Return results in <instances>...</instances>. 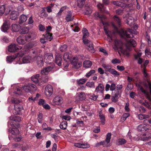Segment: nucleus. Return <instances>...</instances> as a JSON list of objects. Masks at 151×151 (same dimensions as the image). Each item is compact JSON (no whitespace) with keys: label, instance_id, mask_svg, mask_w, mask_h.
I'll return each mask as SVG.
<instances>
[{"label":"nucleus","instance_id":"57","mask_svg":"<svg viewBox=\"0 0 151 151\" xmlns=\"http://www.w3.org/2000/svg\"><path fill=\"white\" fill-rule=\"evenodd\" d=\"M92 12L91 9L90 7H88L86 9V11L85 12V14H91Z\"/></svg>","mask_w":151,"mask_h":151},{"label":"nucleus","instance_id":"26","mask_svg":"<svg viewBox=\"0 0 151 151\" xmlns=\"http://www.w3.org/2000/svg\"><path fill=\"white\" fill-rule=\"evenodd\" d=\"M39 74H36L35 75L31 77L32 80L35 83H38L39 82Z\"/></svg>","mask_w":151,"mask_h":151},{"label":"nucleus","instance_id":"46","mask_svg":"<svg viewBox=\"0 0 151 151\" xmlns=\"http://www.w3.org/2000/svg\"><path fill=\"white\" fill-rule=\"evenodd\" d=\"M48 16L47 14L45 12V9H43L41 11V13L40 15V17L42 18H44Z\"/></svg>","mask_w":151,"mask_h":151},{"label":"nucleus","instance_id":"34","mask_svg":"<svg viewBox=\"0 0 151 151\" xmlns=\"http://www.w3.org/2000/svg\"><path fill=\"white\" fill-rule=\"evenodd\" d=\"M10 120L15 121L19 122L21 121V119L20 117L18 116H12L10 117Z\"/></svg>","mask_w":151,"mask_h":151},{"label":"nucleus","instance_id":"10","mask_svg":"<svg viewBox=\"0 0 151 151\" xmlns=\"http://www.w3.org/2000/svg\"><path fill=\"white\" fill-rule=\"evenodd\" d=\"M53 55L50 53H45L44 56V61L46 63L50 64L51 62L53 60Z\"/></svg>","mask_w":151,"mask_h":151},{"label":"nucleus","instance_id":"43","mask_svg":"<svg viewBox=\"0 0 151 151\" xmlns=\"http://www.w3.org/2000/svg\"><path fill=\"white\" fill-rule=\"evenodd\" d=\"M104 30L106 34L107 35V36L110 38V40H109V42H111L112 40V39L111 32L109 31H108L106 29H104Z\"/></svg>","mask_w":151,"mask_h":151},{"label":"nucleus","instance_id":"31","mask_svg":"<svg viewBox=\"0 0 151 151\" xmlns=\"http://www.w3.org/2000/svg\"><path fill=\"white\" fill-rule=\"evenodd\" d=\"M77 99L80 100H82L85 99L84 93L83 92H79L77 94Z\"/></svg>","mask_w":151,"mask_h":151},{"label":"nucleus","instance_id":"9","mask_svg":"<svg viewBox=\"0 0 151 151\" xmlns=\"http://www.w3.org/2000/svg\"><path fill=\"white\" fill-rule=\"evenodd\" d=\"M22 63L21 61H18L17 63L19 64L22 63H29L33 61L31 57L29 55H26L24 56L22 59Z\"/></svg>","mask_w":151,"mask_h":151},{"label":"nucleus","instance_id":"37","mask_svg":"<svg viewBox=\"0 0 151 151\" xmlns=\"http://www.w3.org/2000/svg\"><path fill=\"white\" fill-rule=\"evenodd\" d=\"M87 79L86 78H81L79 79H78L77 80V83L78 85L83 84L86 81Z\"/></svg>","mask_w":151,"mask_h":151},{"label":"nucleus","instance_id":"16","mask_svg":"<svg viewBox=\"0 0 151 151\" xmlns=\"http://www.w3.org/2000/svg\"><path fill=\"white\" fill-rule=\"evenodd\" d=\"M72 57V56L71 53L66 52L64 54L63 58L65 61H70Z\"/></svg>","mask_w":151,"mask_h":151},{"label":"nucleus","instance_id":"60","mask_svg":"<svg viewBox=\"0 0 151 151\" xmlns=\"http://www.w3.org/2000/svg\"><path fill=\"white\" fill-rule=\"evenodd\" d=\"M67 49V46L66 45H64L61 46L60 47V50L62 52L65 51Z\"/></svg>","mask_w":151,"mask_h":151},{"label":"nucleus","instance_id":"8","mask_svg":"<svg viewBox=\"0 0 151 151\" xmlns=\"http://www.w3.org/2000/svg\"><path fill=\"white\" fill-rule=\"evenodd\" d=\"M83 43L84 44L87 46V48L88 50L91 52H94V49L93 47V44L92 42L88 40H83Z\"/></svg>","mask_w":151,"mask_h":151},{"label":"nucleus","instance_id":"33","mask_svg":"<svg viewBox=\"0 0 151 151\" xmlns=\"http://www.w3.org/2000/svg\"><path fill=\"white\" fill-rule=\"evenodd\" d=\"M67 8V6H63L61 7L59 12L56 14V17L58 18H60V17L62 13Z\"/></svg>","mask_w":151,"mask_h":151},{"label":"nucleus","instance_id":"18","mask_svg":"<svg viewBox=\"0 0 151 151\" xmlns=\"http://www.w3.org/2000/svg\"><path fill=\"white\" fill-rule=\"evenodd\" d=\"M9 22L8 21H5L3 24V25L1 28V30L4 32H6L8 29L9 27Z\"/></svg>","mask_w":151,"mask_h":151},{"label":"nucleus","instance_id":"32","mask_svg":"<svg viewBox=\"0 0 151 151\" xmlns=\"http://www.w3.org/2000/svg\"><path fill=\"white\" fill-rule=\"evenodd\" d=\"M10 132L11 134L14 135H17L19 133V130L16 128H13L11 129Z\"/></svg>","mask_w":151,"mask_h":151},{"label":"nucleus","instance_id":"45","mask_svg":"<svg viewBox=\"0 0 151 151\" xmlns=\"http://www.w3.org/2000/svg\"><path fill=\"white\" fill-rule=\"evenodd\" d=\"M142 71L143 73L144 76L145 78H147L149 77L150 75L148 73H147L146 69L145 68H144Z\"/></svg>","mask_w":151,"mask_h":151},{"label":"nucleus","instance_id":"48","mask_svg":"<svg viewBox=\"0 0 151 151\" xmlns=\"http://www.w3.org/2000/svg\"><path fill=\"white\" fill-rule=\"evenodd\" d=\"M99 116L100 119L101 120V122L103 124H104L105 123V116H104L101 113H99Z\"/></svg>","mask_w":151,"mask_h":151},{"label":"nucleus","instance_id":"20","mask_svg":"<svg viewBox=\"0 0 151 151\" xmlns=\"http://www.w3.org/2000/svg\"><path fill=\"white\" fill-rule=\"evenodd\" d=\"M25 37L23 36H21L19 37L17 39V42L19 44L24 45L26 43V40Z\"/></svg>","mask_w":151,"mask_h":151},{"label":"nucleus","instance_id":"44","mask_svg":"<svg viewBox=\"0 0 151 151\" xmlns=\"http://www.w3.org/2000/svg\"><path fill=\"white\" fill-rule=\"evenodd\" d=\"M86 0H78L77 5L80 7H82L85 4Z\"/></svg>","mask_w":151,"mask_h":151},{"label":"nucleus","instance_id":"7","mask_svg":"<svg viewBox=\"0 0 151 151\" xmlns=\"http://www.w3.org/2000/svg\"><path fill=\"white\" fill-rule=\"evenodd\" d=\"M21 48L22 47L19 46L16 44H12L10 45L8 47V51L10 52H14Z\"/></svg>","mask_w":151,"mask_h":151},{"label":"nucleus","instance_id":"58","mask_svg":"<svg viewBox=\"0 0 151 151\" xmlns=\"http://www.w3.org/2000/svg\"><path fill=\"white\" fill-rule=\"evenodd\" d=\"M112 3L114 5L118 6H122V2L118 1H113Z\"/></svg>","mask_w":151,"mask_h":151},{"label":"nucleus","instance_id":"49","mask_svg":"<svg viewBox=\"0 0 151 151\" xmlns=\"http://www.w3.org/2000/svg\"><path fill=\"white\" fill-rule=\"evenodd\" d=\"M5 9V6L4 5L0 6V15H2L4 12Z\"/></svg>","mask_w":151,"mask_h":151},{"label":"nucleus","instance_id":"64","mask_svg":"<svg viewBox=\"0 0 151 151\" xmlns=\"http://www.w3.org/2000/svg\"><path fill=\"white\" fill-rule=\"evenodd\" d=\"M120 62V60L119 59L116 58L113 59L111 61V63L114 64L119 63Z\"/></svg>","mask_w":151,"mask_h":151},{"label":"nucleus","instance_id":"39","mask_svg":"<svg viewBox=\"0 0 151 151\" xmlns=\"http://www.w3.org/2000/svg\"><path fill=\"white\" fill-rule=\"evenodd\" d=\"M86 86L91 88H94L95 87L94 83L93 81L87 82L86 84Z\"/></svg>","mask_w":151,"mask_h":151},{"label":"nucleus","instance_id":"41","mask_svg":"<svg viewBox=\"0 0 151 151\" xmlns=\"http://www.w3.org/2000/svg\"><path fill=\"white\" fill-rule=\"evenodd\" d=\"M138 116L139 119L143 120L145 119L148 118L149 116L148 115L140 114L138 115Z\"/></svg>","mask_w":151,"mask_h":151},{"label":"nucleus","instance_id":"35","mask_svg":"<svg viewBox=\"0 0 151 151\" xmlns=\"http://www.w3.org/2000/svg\"><path fill=\"white\" fill-rule=\"evenodd\" d=\"M130 115V114L129 113H124L122 115L121 119V121L122 122H124Z\"/></svg>","mask_w":151,"mask_h":151},{"label":"nucleus","instance_id":"61","mask_svg":"<svg viewBox=\"0 0 151 151\" xmlns=\"http://www.w3.org/2000/svg\"><path fill=\"white\" fill-rule=\"evenodd\" d=\"M87 95L88 96H90V97H91V99L92 100H93L94 101L96 100L98 96H96L94 94H93L92 95H91L89 93H88L87 94Z\"/></svg>","mask_w":151,"mask_h":151},{"label":"nucleus","instance_id":"5","mask_svg":"<svg viewBox=\"0 0 151 151\" xmlns=\"http://www.w3.org/2000/svg\"><path fill=\"white\" fill-rule=\"evenodd\" d=\"M22 89L25 92H29L31 91H34L37 90V87L35 85L31 83H29L25 84L22 87Z\"/></svg>","mask_w":151,"mask_h":151},{"label":"nucleus","instance_id":"14","mask_svg":"<svg viewBox=\"0 0 151 151\" xmlns=\"http://www.w3.org/2000/svg\"><path fill=\"white\" fill-rule=\"evenodd\" d=\"M119 91H114V93H113L111 96V101L113 102H116L118 101L119 98Z\"/></svg>","mask_w":151,"mask_h":151},{"label":"nucleus","instance_id":"3","mask_svg":"<svg viewBox=\"0 0 151 151\" xmlns=\"http://www.w3.org/2000/svg\"><path fill=\"white\" fill-rule=\"evenodd\" d=\"M54 64H53L51 66H48L41 70V73L42 76V78L41 79V82L46 83L48 81L47 75L48 73L52 70L54 68Z\"/></svg>","mask_w":151,"mask_h":151},{"label":"nucleus","instance_id":"27","mask_svg":"<svg viewBox=\"0 0 151 151\" xmlns=\"http://www.w3.org/2000/svg\"><path fill=\"white\" fill-rule=\"evenodd\" d=\"M92 65L91 62L89 60H86L83 63V66L86 68L90 67Z\"/></svg>","mask_w":151,"mask_h":151},{"label":"nucleus","instance_id":"47","mask_svg":"<svg viewBox=\"0 0 151 151\" xmlns=\"http://www.w3.org/2000/svg\"><path fill=\"white\" fill-rule=\"evenodd\" d=\"M29 31V28L27 27H23L21 31V32L22 34L27 33Z\"/></svg>","mask_w":151,"mask_h":151},{"label":"nucleus","instance_id":"29","mask_svg":"<svg viewBox=\"0 0 151 151\" xmlns=\"http://www.w3.org/2000/svg\"><path fill=\"white\" fill-rule=\"evenodd\" d=\"M82 32L83 34V40H86V38L88 37L89 33L88 30L85 28L83 29L82 30Z\"/></svg>","mask_w":151,"mask_h":151},{"label":"nucleus","instance_id":"54","mask_svg":"<svg viewBox=\"0 0 151 151\" xmlns=\"http://www.w3.org/2000/svg\"><path fill=\"white\" fill-rule=\"evenodd\" d=\"M102 66L105 69L106 71H107L109 72V70L111 69V67L110 65L103 64L102 65Z\"/></svg>","mask_w":151,"mask_h":151},{"label":"nucleus","instance_id":"25","mask_svg":"<svg viewBox=\"0 0 151 151\" xmlns=\"http://www.w3.org/2000/svg\"><path fill=\"white\" fill-rule=\"evenodd\" d=\"M27 19V17L24 14H22L19 18V23L22 24L23 22H25Z\"/></svg>","mask_w":151,"mask_h":151},{"label":"nucleus","instance_id":"24","mask_svg":"<svg viewBox=\"0 0 151 151\" xmlns=\"http://www.w3.org/2000/svg\"><path fill=\"white\" fill-rule=\"evenodd\" d=\"M145 124H140L137 127V129L139 131L142 132L146 131L147 128L146 127Z\"/></svg>","mask_w":151,"mask_h":151},{"label":"nucleus","instance_id":"1","mask_svg":"<svg viewBox=\"0 0 151 151\" xmlns=\"http://www.w3.org/2000/svg\"><path fill=\"white\" fill-rule=\"evenodd\" d=\"M136 45V42L133 39H131L129 40H128L126 44V50L124 51L123 49L122 42L121 40L116 39L114 41L113 47L115 50H117L119 49L124 53H127V51L130 50L131 46H133L134 47Z\"/></svg>","mask_w":151,"mask_h":151},{"label":"nucleus","instance_id":"11","mask_svg":"<svg viewBox=\"0 0 151 151\" xmlns=\"http://www.w3.org/2000/svg\"><path fill=\"white\" fill-rule=\"evenodd\" d=\"M53 103L56 105H59L62 104L63 102V99L61 96L58 95L56 96L53 99Z\"/></svg>","mask_w":151,"mask_h":151},{"label":"nucleus","instance_id":"53","mask_svg":"<svg viewBox=\"0 0 151 151\" xmlns=\"http://www.w3.org/2000/svg\"><path fill=\"white\" fill-rule=\"evenodd\" d=\"M143 123L146 125H151V119H146L143 121Z\"/></svg>","mask_w":151,"mask_h":151},{"label":"nucleus","instance_id":"36","mask_svg":"<svg viewBox=\"0 0 151 151\" xmlns=\"http://www.w3.org/2000/svg\"><path fill=\"white\" fill-rule=\"evenodd\" d=\"M73 17L71 13H69L65 18V19L67 22L73 20Z\"/></svg>","mask_w":151,"mask_h":151},{"label":"nucleus","instance_id":"4","mask_svg":"<svg viewBox=\"0 0 151 151\" xmlns=\"http://www.w3.org/2000/svg\"><path fill=\"white\" fill-rule=\"evenodd\" d=\"M137 32L135 30H132V29H128L127 31H124L122 29L121 30L120 35L122 37L124 38H132L134 35H137Z\"/></svg>","mask_w":151,"mask_h":151},{"label":"nucleus","instance_id":"23","mask_svg":"<svg viewBox=\"0 0 151 151\" xmlns=\"http://www.w3.org/2000/svg\"><path fill=\"white\" fill-rule=\"evenodd\" d=\"M35 45V44L33 43H30L27 44L24 46L23 51H27L29 49L32 48Z\"/></svg>","mask_w":151,"mask_h":151},{"label":"nucleus","instance_id":"52","mask_svg":"<svg viewBox=\"0 0 151 151\" xmlns=\"http://www.w3.org/2000/svg\"><path fill=\"white\" fill-rule=\"evenodd\" d=\"M111 136V134L110 133H108L106 135V138L105 140V142L107 143H109L110 141Z\"/></svg>","mask_w":151,"mask_h":151},{"label":"nucleus","instance_id":"62","mask_svg":"<svg viewBox=\"0 0 151 151\" xmlns=\"http://www.w3.org/2000/svg\"><path fill=\"white\" fill-rule=\"evenodd\" d=\"M90 147V145L87 143H81V148H87Z\"/></svg>","mask_w":151,"mask_h":151},{"label":"nucleus","instance_id":"30","mask_svg":"<svg viewBox=\"0 0 151 151\" xmlns=\"http://www.w3.org/2000/svg\"><path fill=\"white\" fill-rule=\"evenodd\" d=\"M67 124L68 123L67 122L63 121L60 123V127L61 129H65L67 128Z\"/></svg>","mask_w":151,"mask_h":151},{"label":"nucleus","instance_id":"56","mask_svg":"<svg viewBox=\"0 0 151 151\" xmlns=\"http://www.w3.org/2000/svg\"><path fill=\"white\" fill-rule=\"evenodd\" d=\"M43 119L42 115V114H39L37 117V119L38 122L40 123H41L42 122Z\"/></svg>","mask_w":151,"mask_h":151},{"label":"nucleus","instance_id":"51","mask_svg":"<svg viewBox=\"0 0 151 151\" xmlns=\"http://www.w3.org/2000/svg\"><path fill=\"white\" fill-rule=\"evenodd\" d=\"M126 142V141L124 139H119L118 140V144L122 145L124 144Z\"/></svg>","mask_w":151,"mask_h":151},{"label":"nucleus","instance_id":"55","mask_svg":"<svg viewBox=\"0 0 151 151\" xmlns=\"http://www.w3.org/2000/svg\"><path fill=\"white\" fill-rule=\"evenodd\" d=\"M145 134V137H141V139L142 140L146 141L149 139L150 137H151V134H150V135L149 136H148L147 134Z\"/></svg>","mask_w":151,"mask_h":151},{"label":"nucleus","instance_id":"40","mask_svg":"<svg viewBox=\"0 0 151 151\" xmlns=\"http://www.w3.org/2000/svg\"><path fill=\"white\" fill-rule=\"evenodd\" d=\"M111 74L114 75V76H117L119 75V74L116 70L113 69H111L109 70Z\"/></svg>","mask_w":151,"mask_h":151},{"label":"nucleus","instance_id":"17","mask_svg":"<svg viewBox=\"0 0 151 151\" xmlns=\"http://www.w3.org/2000/svg\"><path fill=\"white\" fill-rule=\"evenodd\" d=\"M125 22L128 25L132 27L134 26V19L133 17L131 16L128 17L125 21Z\"/></svg>","mask_w":151,"mask_h":151},{"label":"nucleus","instance_id":"13","mask_svg":"<svg viewBox=\"0 0 151 151\" xmlns=\"http://www.w3.org/2000/svg\"><path fill=\"white\" fill-rule=\"evenodd\" d=\"M23 110L22 106L18 104L14 105V110L13 113L14 114H21V111Z\"/></svg>","mask_w":151,"mask_h":151},{"label":"nucleus","instance_id":"59","mask_svg":"<svg viewBox=\"0 0 151 151\" xmlns=\"http://www.w3.org/2000/svg\"><path fill=\"white\" fill-rule=\"evenodd\" d=\"M145 53L146 56L150 55L151 57V51L149 49H146L145 51Z\"/></svg>","mask_w":151,"mask_h":151},{"label":"nucleus","instance_id":"28","mask_svg":"<svg viewBox=\"0 0 151 151\" xmlns=\"http://www.w3.org/2000/svg\"><path fill=\"white\" fill-rule=\"evenodd\" d=\"M37 63L39 66H42L43 64V59L42 57L38 56L37 57Z\"/></svg>","mask_w":151,"mask_h":151},{"label":"nucleus","instance_id":"21","mask_svg":"<svg viewBox=\"0 0 151 151\" xmlns=\"http://www.w3.org/2000/svg\"><path fill=\"white\" fill-rule=\"evenodd\" d=\"M104 89V86L103 84L100 83L97 86L95 90V91L97 93H102Z\"/></svg>","mask_w":151,"mask_h":151},{"label":"nucleus","instance_id":"22","mask_svg":"<svg viewBox=\"0 0 151 151\" xmlns=\"http://www.w3.org/2000/svg\"><path fill=\"white\" fill-rule=\"evenodd\" d=\"M21 28L20 26L17 24H13L12 25V30L13 32H18Z\"/></svg>","mask_w":151,"mask_h":151},{"label":"nucleus","instance_id":"19","mask_svg":"<svg viewBox=\"0 0 151 151\" xmlns=\"http://www.w3.org/2000/svg\"><path fill=\"white\" fill-rule=\"evenodd\" d=\"M62 58L60 55L58 54L56 55L55 62L59 66H60L62 65Z\"/></svg>","mask_w":151,"mask_h":151},{"label":"nucleus","instance_id":"15","mask_svg":"<svg viewBox=\"0 0 151 151\" xmlns=\"http://www.w3.org/2000/svg\"><path fill=\"white\" fill-rule=\"evenodd\" d=\"M19 15V12L15 10L12 11L10 14V18L12 20H15Z\"/></svg>","mask_w":151,"mask_h":151},{"label":"nucleus","instance_id":"12","mask_svg":"<svg viewBox=\"0 0 151 151\" xmlns=\"http://www.w3.org/2000/svg\"><path fill=\"white\" fill-rule=\"evenodd\" d=\"M53 89L51 86L48 85L45 88V93L47 96H50L53 93Z\"/></svg>","mask_w":151,"mask_h":151},{"label":"nucleus","instance_id":"50","mask_svg":"<svg viewBox=\"0 0 151 151\" xmlns=\"http://www.w3.org/2000/svg\"><path fill=\"white\" fill-rule=\"evenodd\" d=\"M95 72V71L94 70H91L90 71L88 72L86 75L85 76L87 78H88L90 77L92 74L94 73Z\"/></svg>","mask_w":151,"mask_h":151},{"label":"nucleus","instance_id":"6","mask_svg":"<svg viewBox=\"0 0 151 151\" xmlns=\"http://www.w3.org/2000/svg\"><path fill=\"white\" fill-rule=\"evenodd\" d=\"M78 58L77 57H72L70 60L73 67L76 69H78L81 66L82 63L81 62H78Z\"/></svg>","mask_w":151,"mask_h":151},{"label":"nucleus","instance_id":"63","mask_svg":"<svg viewBox=\"0 0 151 151\" xmlns=\"http://www.w3.org/2000/svg\"><path fill=\"white\" fill-rule=\"evenodd\" d=\"M1 39L2 42H8L9 41V38H7L6 36L3 37Z\"/></svg>","mask_w":151,"mask_h":151},{"label":"nucleus","instance_id":"2","mask_svg":"<svg viewBox=\"0 0 151 151\" xmlns=\"http://www.w3.org/2000/svg\"><path fill=\"white\" fill-rule=\"evenodd\" d=\"M147 84L150 89V93L145 90L140 84H136V86L138 90H140L145 95L149 101V102H147L145 100V102L143 103V104L149 109H150L151 108L150 107L151 106V83L150 81H148L147 82Z\"/></svg>","mask_w":151,"mask_h":151},{"label":"nucleus","instance_id":"38","mask_svg":"<svg viewBox=\"0 0 151 151\" xmlns=\"http://www.w3.org/2000/svg\"><path fill=\"white\" fill-rule=\"evenodd\" d=\"M44 37L47 41L49 40V41H50L52 38V34L50 33H47Z\"/></svg>","mask_w":151,"mask_h":151},{"label":"nucleus","instance_id":"42","mask_svg":"<svg viewBox=\"0 0 151 151\" xmlns=\"http://www.w3.org/2000/svg\"><path fill=\"white\" fill-rule=\"evenodd\" d=\"M16 57L12 55L11 56H8L6 58V61L8 63H11L16 58Z\"/></svg>","mask_w":151,"mask_h":151}]
</instances>
